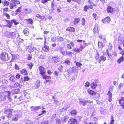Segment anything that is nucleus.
Segmentation results:
<instances>
[{
    "instance_id": "1",
    "label": "nucleus",
    "mask_w": 124,
    "mask_h": 124,
    "mask_svg": "<svg viewBox=\"0 0 124 124\" xmlns=\"http://www.w3.org/2000/svg\"><path fill=\"white\" fill-rule=\"evenodd\" d=\"M10 94V91L1 92L0 93V101H4L6 99V97L7 96L9 98V96Z\"/></svg>"
},
{
    "instance_id": "2",
    "label": "nucleus",
    "mask_w": 124,
    "mask_h": 124,
    "mask_svg": "<svg viewBox=\"0 0 124 124\" xmlns=\"http://www.w3.org/2000/svg\"><path fill=\"white\" fill-rule=\"evenodd\" d=\"M9 58V56L8 54L5 52L2 53L1 54L0 58L3 61H7Z\"/></svg>"
},
{
    "instance_id": "3",
    "label": "nucleus",
    "mask_w": 124,
    "mask_h": 124,
    "mask_svg": "<svg viewBox=\"0 0 124 124\" xmlns=\"http://www.w3.org/2000/svg\"><path fill=\"white\" fill-rule=\"evenodd\" d=\"M19 3V1L17 0H11L9 6L10 9H13L14 6H16V5L18 4Z\"/></svg>"
},
{
    "instance_id": "4",
    "label": "nucleus",
    "mask_w": 124,
    "mask_h": 124,
    "mask_svg": "<svg viewBox=\"0 0 124 124\" xmlns=\"http://www.w3.org/2000/svg\"><path fill=\"white\" fill-rule=\"evenodd\" d=\"M13 109H9L7 110H5V112L8 114L6 115V116L8 118H10L12 116V112Z\"/></svg>"
},
{
    "instance_id": "5",
    "label": "nucleus",
    "mask_w": 124,
    "mask_h": 124,
    "mask_svg": "<svg viewBox=\"0 0 124 124\" xmlns=\"http://www.w3.org/2000/svg\"><path fill=\"white\" fill-rule=\"evenodd\" d=\"M36 49V48H35L32 45L27 46L26 47V50L28 52L31 53L34 51V50Z\"/></svg>"
},
{
    "instance_id": "6",
    "label": "nucleus",
    "mask_w": 124,
    "mask_h": 124,
    "mask_svg": "<svg viewBox=\"0 0 124 124\" xmlns=\"http://www.w3.org/2000/svg\"><path fill=\"white\" fill-rule=\"evenodd\" d=\"M39 71L42 76L44 75L45 73V70L44 68L41 66H40L39 68Z\"/></svg>"
},
{
    "instance_id": "7",
    "label": "nucleus",
    "mask_w": 124,
    "mask_h": 124,
    "mask_svg": "<svg viewBox=\"0 0 124 124\" xmlns=\"http://www.w3.org/2000/svg\"><path fill=\"white\" fill-rule=\"evenodd\" d=\"M98 25L97 24H96L95 25V27L93 29V32L95 34H98Z\"/></svg>"
},
{
    "instance_id": "8",
    "label": "nucleus",
    "mask_w": 124,
    "mask_h": 124,
    "mask_svg": "<svg viewBox=\"0 0 124 124\" xmlns=\"http://www.w3.org/2000/svg\"><path fill=\"white\" fill-rule=\"evenodd\" d=\"M20 117V116L18 114H16L14 115L12 119L13 121H16Z\"/></svg>"
},
{
    "instance_id": "9",
    "label": "nucleus",
    "mask_w": 124,
    "mask_h": 124,
    "mask_svg": "<svg viewBox=\"0 0 124 124\" xmlns=\"http://www.w3.org/2000/svg\"><path fill=\"white\" fill-rule=\"evenodd\" d=\"M79 103L82 105L85 106L86 104V100H84L82 99H79Z\"/></svg>"
},
{
    "instance_id": "10",
    "label": "nucleus",
    "mask_w": 124,
    "mask_h": 124,
    "mask_svg": "<svg viewBox=\"0 0 124 124\" xmlns=\"http://www.w3.org/2000/svg\"><path fill=\"white\" fill-rule=\"evenodd\" d=\"M69 117L68 116H66L64 117L61 118V123H64L66 122L68 120Z\"/></svg>"
},
{
    "instance_id": "11",
    "label": "nucleus",
    "mask_w": 124,
    "mask_h": 124,
    "mask_svg": "<svg viewBox=\"0 0 124 124\" xmlns=\"http://www.w3.org/2000/svg\"><path fill=\"white\" fill-rule=\"evenodd\" d=\"M99 41H102L103 43H106V41L105 38L104 37L102 36V35L100 34L99 36Z\"/></svg>"
},
{
    "instance_id": "12",
    "label": "nucleus",
    "mask_w": 124,
    "mask_h": 124,
    "mask_svg": "<svg viewBox=\"0 0 124 124\" xmlns=\"http://www.w3.org/2000/svg\"><path fill=\"white\" fill-rule=\"evenodd\" d=\"M70 124H75L77 123V121L75 119H71L68 121Z\"/></svg>"
},
{
    "instance_id": "13",
    "label": "nucleus",
    "mask_w": 124,
    "mask_h": 124,
    "mask_svg": "<svg viewBox=\"0 0 124 124\" xmlns=\"http://www.w3.org/2000/svg\"><path fill=\"white\" fill-rule=\"evenodd\" d=\"M40 81L39 80H37L35 84L34 85V86L37 89L40 86Z\"/></svg>"
},
{
    "instance_id": "14",
    "label": "nucleus",
    "mask_w": 124,
    "mask_h": 124,
    "mask_svg": "<svg viewBox=\"0 0 124 124\" xmlns=\"http://www.w3.org/2000/svg\"><path fill=\"white\" fill-rule=\"evenodd\" d=\"M102 41H100L98 42V45L99 48L102 49L103 47L104 46V45L102 42Z\"/></svg>"
},
{
    "instance_id": "15",
    "label": "nucleus",
    "mask_w": 124,
    "mask_h": 124,
    "mask_svg": "<svg viewBox=\"0 0 124 124\" xmlns=\"http://www.w3.org/2000/svg\"><path fill=\"white\" fill-rule=\"evenodd\" d=\"M11 37V38L15 39L16 37V35L17 34L16 32H11L9 33Z\"/></svg>"
},
{
    "instance_id": "16",
    "label": "nucleus",
    "mask_w": 124,
    "mask_h": 124,
    "mask_svg": "<svg viewBox=\"0 0 124 124\" xmlns=\"http://www.w3.org/2000/svg\"><path fill=\"white\" fill-rule=\"evenodd\" d=\"M70 43V44H67V47L70 49H71L72 48L71 46H72L73 47H74V44L73 42H71Z\"/></svg>"
},
{
    "instance_id": "17",
    "label": "nucleus",
    "mask_w": 124,
    "mask_h": 124,
    "mask_svg": "<svg viewBox=\"0 0 124 124\" xmlns=\"http://www.w3.org/2000/svg\"><path fill=\"white\" fill-rule=\"evenodd\" d=\"M124 60V57L123 56H121L117 60V62L118 63L120 64Z\"/></svg>"
},
{
    "instance_id": "18",
    "label": "nucleus",
    "mask_w": 124,
    "mask_h": 124,
    "mask_svg": "<svg viewBox=\"0 0 124 124\" xmlns=\"http://www.w3.org/2000/svg\"><path fill=\"white\" fill-rule=\"evenodd\" d=\"M49 49V47L47 46H44V47L42 48V50L43 51L46 52L48 51Z\"/></svg>"
},
{
    "instance_id": "19",
    "label": "nucleus",
    "mask_w": 124,
    "mask_h": 124,
    "mask_svg": "<svg viewBox=\"0 0 124 124\" xmlns=\"http://www.w3.org/2000/svg\"><path fill=\"white\" fill-rule=\"evenodd\" d=\"M54 63L60 61V59L59 57L57 56H54Z\"/></svg>"
},
{
    "instance_id": "20",
    "label": "nucleus",
    "mask_w": 124,
    "mask_h": 124,
    "mask_svg": "<svg viewBox=\"0 0 124 124\" xmlns=\"http://www.w3.org/2000/svg\"><path fill=\"white\" fill-rule=\"evenodd\" d=\"M22 74L24 75H27L28 73L26 70L25 69H22L20 71Z\"/></svg>"
},
{
    "instance_id": "21",
    "label": "nucleus",
    "mask_w": 124,
    "mask_h": 124,
    "mask_svg": "<svg viewBox=\"0 0 124 124\" xmlns=\"http://www.w3.org/2000/svg\"><path fill=\"white\" fill-rule=\"evenodd\" d=\"M88 92L89 94L91 95H95V94L96 93H95V92L93 91L90 90H88Z\"/></svg>"
},
{
    "instance_id": "22",
    "label": "nucleus",
    "mask_w": 124,
    "mask_h": 124,
    "mask_svg": "<svg viewBox=\"0 0 124 124\" xmlns=\"http://www.w3.org/2000/svg\"><path fill=\"white\" fill-rule=\"evenodd\" d=\"M80 20L79 18H77L75 19L73 21V23L74 24H76L78 23Z\"/></svg>"
},
{
    "instance_id": "23",
    "label": "nucleus",
    "mask_w": 124,
    "mask_h": 124,
    "mask_svg": "<svg viewBox=\"0 0 124 124\" xmlns=\"http://www.w3.org/2000/svg\"><path fill=\"white\" fill-rule=\"evenodd\" d=\"M108 18L107 17L102 20L103 22L105 23H108Z\"/></svg>"
},
{
    "instance_id": "24",
    "label": "nucleus",
    "mask_w": 124,
    "mask_h": 124,
    "mask_svg": "<svg viewBox=\"0 0 124 124\" xmlns=\"http://www.w3.org/2000/svg\"><path fill=\"white\" fill-rule=\"evenodd\" d=\"M12 92L14 94H16L18 93L19 92V90L18 89L14 90H12Z\"/></svg>"
},
{
    "instance_id": "25",
    "label": "nucleus",
    "mask_w": 124,
    "mask_h": 124,
    "mask_svg": "<svg viewBox=\"0 0 124 124\" xmlns=\"http://www.w3.org/2000/svg\"><path fill=\"white\" fill-rule=\"evenodd\" d=\"M54 57L53 56H52L51 57H50V58H48V60L49 61L52 63L54 62Z\"/></svg>"
},
{
    "instance_id": "26",
    "label": "nucleus",
    "mask_w": 124,
    "mask_h": 124,
    "mask_svg": "<svg viewBox=\"0 0 124 124\" xmlns=\"http://www.w3.org/2000/svg\"><path fill=\"white\" fill-rule=\"evenodd\" d=\"M112 94L109 91V102H110L112 101Z\"/></svg>"
},
{
    "instance_id": "27",
    "label": "nucleus",
    "mask_w": 124,
    "mask_h": 124,
    "mask_svg": "<svg viewBox=\"0 0 124 124\" xmlns=\"http://www.w3.org/2000/svg\"><path fill=\"white\" fill-rule=\"evenodd\" d=\"M91 86L93 89L95 88L97 86V84L94 82L92 83L91 84Z\"/></svg>"
},
{
    "instance_id": "28",
    "label": "nucleus",
    "mask_w": 124,
    "mask_h": 124,
    "mask_svg": "<svg viewBox=\"0 0 124 124\" xmlns=\"http://www.w3.org/2000/svg\"><path fill=\"white\" fill-rule=\"evenodd\" d=\"M114 10L111 7L109 6V13H114Z\"/></svg>"
},
{
    "instance_id": "29",
    "label": "nucleus",
    "mask_w": 124,
    "mask_h": 124,
    "mask_svg": "<svg viewBox=\"0 0 124 124\" xmlns=\"http://www.w3.org/2000/svg\"><path fill=\"white\" fill-rule=\"evenodd\" d=\"M124 102V97H121L119 100V103Z\"/></svg>"
},
{
    "instance_id": "30",
    "label": "nucleus",
    "mask_w": 124,
    "mask_h": 124,
    "mask_svg": "<svg viewBox=\"0 0 124 124\" xmlns=\"http://www.w3.org/2000/svg\"><path fill=\"white\" fill-rule=\"evenodd\" d=\"M42 77L43 78L46 80L47 79H49L50 78V77L49 76H48L47 75H43Z\"/></svg>"
},
{
    "instance_id": "31",
    "label": "nucleus",
    "mask_w": 124,
    "mask_h": 124,
    "mask_svg": "<svg viewBox=\"0 0 124 124\" xmlns=\"http://www.w3.org/2000/svg\"><path fill=\"white\" fill-rule=\"evenodd\" d=\"M23 32L24 33L25 35L26 36H28L29 34V32L26 30H24L23 31Z\"/></svg>"
},
{
    "instance_id": "32",
    "label": "nucleus",
    "mask_w": 124,
    "mask_h": 124,
    "mask_svg": "<svg viewBox=\"0 0 124 124\" xmlns=\"http://www.w3.org/2000/svg\"><path fill=\"white\" fill-rule=\"evenodd\" d=\"M26 124H35L34 122L32 121L28 120L26 122Z\"/></svg>"
},
{
    "instance_id": "33",
    "label": "nucleus",
    "mask_w": 124,
    "mask_h": 124,
    "mask_svg": "<svg viewBox=\"0 0 124 124\" xmlns=\"http://www.w3.org/2000/svg\"><path fill=\"white\" fill-rule=\"evenodd\" d=\"M10 81L12 82H15V79L13 76H11L10 78Z\"/></svg>"
},
{
    "instance_id": "34",
    "label": "nucleus",
    "mask_w": 124,
    "mask_h": 124,
    "mask_svg": "<svg viewBox=\"0 0 124 124\" xmlns=\"http://www.w3.org/2000/svg\"><path fill=\"white\" fill-rule=\"evenodd\" d=\"M123 86L124 84L123 83H120L118 87V89L121 90V88L123 87Z\"/></svg>"
},
{
    "instance_id": "35",
    "label": "nucleus",
    "mask_w": 124,
    "mask_h": 124,
    "mask_svg": "<svg viewBox=\"0 0 124 124\" xmlns=\"http://www.w3.org/2000/svg\"><path fill=\"white\" fill-rule=\"evenodd\" d=\"M93 17L94 18L95 20L97 19L98 18V17L97 15L95 13H93Z\"/></svg>"
},
{
    "instance_id": "36",
    "label": "nucleus",
    "mask_w": 124,
    "mask_h": 124,
    "mask_svg": "<svg viewBox=\"0 0 124 124\" xmlns=\"http://www.w3.org/2000/svg\"><path fill=\"white\" fill-rule=\"evenodd\" d=\"M14 86L15 87H16L18 86H19L20 87H21V85L18 83H16L14 85Z\"/></svg>"
},
{
    "instance_id": "37",
    "label": "nucleus",
    "mask_w": 124,
    "mask_h": 124,
    "mask_svg": "<svg viewBox=\"0 0 124 124\" xmlns=\"http://www.w3.org/2000/svg\"><path fill=\"white\" fill-rule=\"evenodd\" d=\"M27 23H28L32 24L33 23V20L31 19H29L27 20Z\"/></svg>"
},
{
    "instance_id": "38",
    "label": "nucleus",
    "mask_w": 124,
    "mask_h": 124,
    "mask_svg": "<svg viewBox=\"0 0 124 124\" xmlns=\"http://www.w3.org/2000/svg\"><path fill=\"white\" fill-rule=\"evenodd\" d=\"M89 83L88 82H87L86 83L85 85V88H87L88 87L89 85Z\"/></svg>"
},
{
    "instance_id": "39",
    "label": "nucleus",
    "mask_w": 124,
    "mask_h": 124,
    "mask_svg": "<svg viewBox=\"0 0 124 124\" xmlns=\"http://www.w3.org/2000/svg\"><path fill=\"white\" fill-rule=\"evenodd\" d=\"M57 40L60 41H62L63 40V39L62 37H58L57 38Z\"/></svg>"
},
{
    "instance_id": "40",
    "label": "nucleus",
    "mask_w": 124,
    "mask_h": 124,
    "mask_svg": "<svg viewBox=\"0 0 124 124\" xmlns=\"http://www.w3.org/2000/svg\"><path fill=\"white\" fill-rule=\"evenodd\" d=\"M56 124H61V119H56Z\"/></svg>"
},
{
    "instance_id": "41",
    "label": "nucleus",
    "mask_w": 124,
    "mask_h": 124,
    "mask_svg": "<svg viewBox=\"0 0 124 124\" xmlns=\"http://www.w3.org/2000/svg\"><path fill=\"white\" fill-rule=\"evenodd\" d=\"M82 23V25H84L85 22V18H82L81 21Z\"/></svg>"
},
{
    "instance_id": "42",
    "label": "nucleus",
    "mask_w": 124,
    "mask_h": 124,
    "mask_svg": "<svg viewBox=\"0 0 124 124\" xmlns=\"http://www.w3.org/2000/svg\"><path fill=\"white\" fill-rule=\"evenodd\" d=\"M100 59L101 60L104 61L106 60V57L104 56H102L100 57Z\"/></svg>"
},
{
    "instance_id": "43",
    "label": "nucleus",
    "mask_w": 124,
    "mask_h": 124,
    "mask_svg": "<svg viewBox=\"0 0 124 124\" xmlns=\"http://www.w3.org/2000/svg\"><path fill=\"white\" fill-rule=\"evenodd\" d=\"M71 113L72 115L74 116L76 114V112L75 110H73L71 112Z\"/></svg>"
},
{
    "instance_id": "44",
    "label": "nucleus",
    "mask_w": 124,
    "mask_h": 124,
    "mask_svg": "<svg viewBox=\"0 0 124 124\" xmlns=\"http://www.w3.org/2000/svg\"><path fill=\"white\" fill-rule=\"evenodd\" d=\"M75 62V63H76V65L78 67H80L82 65V64L81 63L77 62Z\"/></svg>"
},
{
    "instance_id": "45",
    "label": "nucleus",
    "mask_w": 124,
    "mask_h": 124,
    "mask_svg": "<svg viewBox=\"0 0 124 124\" xmlns=\"http://www.w3.org/2000/svg\"><path fill=\"white\" fill-rule=\"evenodd\" d=\"M3 15L5 16L8 19H9L10 18V16L8 14L6 13L5 14H3Z\"/></svg>"
},
{
    "instance_id": "46",
    "label": "nucleus",
    "mask_w": 124,
    "mask_h": 124,
    "mask_svg": "<svg viewBox=\"0 0 124 124\" xmlns=\"http://www.w3.org/2000/svg\"><path fill=\"white\" fill-rule=\"evenodd\" d=\"M85 47V46L84 45H81L80 48H79L80 51H82V49L84 48Z\"/></svg>"
},
{
    "instance_id": "47",
    "label": "nucleus",
    "mask_w": 124,
    "mask_h": 124,
    "mask_svg": "<svg viewBox=\"0 0 124 124\" xmlns=\"http://www.w3.org/2000/svg\"><path fill=\"white\" fill-rule=\"evenodd\" d=\"M51 0H41V2L45 4L48 1H50Z\"/></svg>"
},
{
    "instance_id": "48",
    "label": "nucleus",
    "mask_w": 124,
    "mask_h": 124,
    "mask_svg": "<svg viewBox=\"0 0 124 124\" xmlns=\"http://www.w3.org/2000/svg\"><path fill=\"white\" fill-rule=\"evenodd\" d=\"M8 8H4L3 9V14H5L6 13V12H5L8 11Z\"/></svg>"
},
{
    "instance_id": "49",
    "label": "nucleus",
    "mask_w": 124,
    "mask_h": 124,
    "mask_svg": "<svg viewBox=\"0 0 124 124\" xmlns=\"http://www.w3.org/2000/svg\"><path fill=\"white\" fill-rule=\"evenodd\" d=\"M28 66H29V68L30 69L32 68L33 66L32 64L31 63L28 64Z\"/></svg>"
},
{
    "instance_id": "50",
    "label": "nucleus",
    "mask_w": 124,
    "mask_h": 124,
    "mask_svg": "<svg viewBox=\"0 0 124 124\" xmlns=\"http://www.w3.org/2000/svg\"><path fill=\"white\" fill-rule=\"evenodd\" d=\"M64 63L68 65H70V62L69 60H67L65 61H64Z\"/></svg>"
},
{
    "instance_id": "51",
    "label": "nucleus",
    "mask_w": 124,
    "mask_h": 124,
    "mask_svg": "<svg viewBox=\"0 0 124 124\" xmlns=\"http://www.w3.org/2000/svg\"><path fill=\"white\" fill-rule=\"evenodd\" d=\"M70 31L74 32L75 31V28L73 27H70Z\"/></svg>"
},
{
    "instance_id": "52",
    "label": "nucleus",
    "mask_w": 124,
    "mask_h": 124,
    "mask_svg": "<svg viewBox=\"0 0 124 124\" xmlns=\"http://www.w3.org/2000/svg\"><path fill=\"white\" fill-rule=\"evenodd\" d=\"M114 120L113 119V116L111 117V120L110 121V123L109 124H114Z\"/></svg>"
},
{
    "instance_id": "53",
    "label": "nucleus",
    "mask_w": 124,
    "mask_h": 124,
    "mask_svg": "<svg viewBox=\"0 0 124 124\" xmlns=\"http://www.w3.org/2000/svg\"><path fill=\"white\" fill-rule=\"evenodd\" d=\"M62 65L60 66L58 68V69L61 72L62 71L63 69H62Z\"/></svg>"
},
{
    "instance_id": "54",
    "label": "nucleus",
    "mask_w": 124,
    "mask_h": 124,
    "mask_svg": "<svg viewBox=\"0 0 124 124\" xmlns=\"http://www.w3.org/2000/svg\"><path fill=\"white\" fill-rule=\"evenodd\" d=\"M66 109L67 108H62L61 109H59V111L61 112H63L65 110H66Z\"/></svg>"
},
{
    "instance_id": "55",
    "label": "nucleus",
    "mask_w": 124,
    "mask_h": 124,
    "mask_svg": "<svg viewBox=\"0 0 124 124\" xmlns=\"http://www.w3.org/2000/svg\"><path fill=\"white\" fill-rule=\"evenodd\" d=\"M113 44L111 43H109V49H111L112 48Z\"/></svg>"
},
{
    "instance_id": "56",
    "label": "nucleus",
    "mask_w": 124,
    "mask_h": 124,
    "mask_svg": "<svg viewBox=\"0 0 124 124\" xmlns=\"http://www.w3.org/2000/svg\"><path fill=\"white\" fill-rule=\"evenodd\" d=\"M30 12L31 10L29 9H25V12L27 14L30 13Z\"/></svg>"
},
{
    "instance_id": "57",
    "label": "nucleus",
    "mask_w": 124,
    "mask_h": 124,
    "mask_svg": "<svg viewBox=\"0 0 124 124\" xmlns=\"http://www.w3.org/2000/svg\"><path fill=\"white\" fill-rule=\"evenodd\" d=\"M120 106H121L122 108L124 109V102L119 103Z\"/></svg>"
},
{
    "instance_id": "58",
    "label": "nucleus",
    "mask_w": 124,
    "mask_h": 124,
    "mask_svg": "<svg viewBox=\"0 0 124 124\" xmlns=\"http://www.w3.org/2000/svg\"><path fill=\"white\" fill-rule=\"evenodd\" d=\"M17 39L18 40V41H19V42H23V40L22 39L19 38H17ZM18 42H19V41H18Z\"/></svg>"
},
{
    "instance_id": "59",
    "label": "nucleus",
    "mask_w": 124,
    "mask_h": 124,
    "mask_svg": "<svg viewBox=\"0 0 124 124\" xmlns=\"http://www.w3.org/2000/svg\"><path fill=\"white\" fill-rule=\"evenodd\" d=\"M73 50L74 51L77 52H80V50L78 48H75L73 49Z\"/></svg>"
},
{
    "instance_id": "60",
    "label": "nucleus",
    "mask_w": 124,
    "mask_h": 124,
    "mask_svg": "<svg viewBox=\"0 0 124 124\" xmlns=\"http://www.w3.org/2000/svg\"><path fill=\"white\" fill-rule=\"evenodd\" d=\"M13 20L11 21L9 20V21H7V22L8 24L10 25H11V24H12V23H13Z\"/></svg>"
},
{
    "instance_id": "61",
    "label": "nucleus",
    "mask_w": 124,
    "mask_h": 124,
    "mask_svg": "<svg viewBox=\"0 0 124 124\" xmlns=\"http://www.w3.org/2000/svg\"><path fill=\"white\" fill-rule=\"evenodd\" d=\"M57 39L56 38V37L52 38L51 39V40L53 42H55Z\"/></svg>"
},
{
    "instance_id": "62",
    "label": "nucleus",
    "mask_w": 124,
    "mask_h": 124,
    "mask_svg": "<svg viewBox=\"0 0 124 124\" xmlns=\"http://www.w3.org/2000/svg\"><path fill=\"white\" fill-rule=\"evenodd\" d=\"M2 82L4 84H7L8 81L7 80H2Z\"/></svg>"
},
{
    "instance_id": "63",
    "label": "nucleus",
    "mask_w": 124,
    "mask_h": 124,
    "mask_svg": "<svg viewBox=\"0 0 124 124\" xmlns=\"http://www.w3.org/2000/svg\"><path fill=\"white\" fill-rule=\"evenodd\" d=\"M45 55L43 54L41 55L40 56V58L43 59L45 58Z\"/></svg>"
},
{
    "instance_id": "64",
    "label": "nucleus",
    "mask_w": 124,
    "mask_h": 124,
    "mask_svg": "<svg viewBox=\"0 0 124 124\" xmlns=\"http://www.w3.org/2000/svg\"><path fill=\"white\" fill-rule=\"evenodd\" d=\"M120 53L122 55V56H123L124 55V50H123L121 51Z\"/></svg>"
}]
</instances>
